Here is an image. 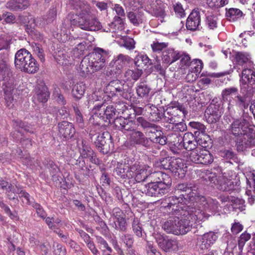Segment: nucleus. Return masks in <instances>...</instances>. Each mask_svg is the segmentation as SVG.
Returning a JSON list of instances; mask_svg holds the SVG:
<instances>
[{
  "instance_id": "nucleus-1",
  "label": "nucleus",
  "mask_w": 255,
  "mask_h": 255,
  "mask_svg": "<svg viewBox=\"0 0 255 255\" xmlns=\"http://www.w3.org/2000/svg\"><path fill=\"white\" fill-rule=\"evenodd\" d=\"M251 118L245 115L242 119L235 121L231 125L230 133L238 137L236 141L238 151H244L255 146V130L250 128Z\"/></svg>"
},
{
  "instance_id": "nucleus-35",
  "label": "nucleus",
  "mask_w": 255,
  "mask_h": 255,
  "mask_svg": "<svg viewBox=\"0 0 255 255\" xmlns=\"http://www.w3.org/2000/svg\"><path fill=\"white\" fill-rule=\"evenodd\" d=\"M85 90V84L83 83H76L73 85L72 88V96L76 99H80L83 97Z\"/></svg>"
},
{
  "instance_id": "nucleus-38",
  "label": "nucleus",
  "mask_w": 255,
  "mask_h": 255,
  "mask_svg": "<svg viewBox=\"0 0 255 255\" xmlns=\"http://www.w3.org/2000/svg\"><path fill=\"white\" fill-rule=\"evenodd\" d=\"M150 91V88L143 82L139 83L136 87L137 95L140 98H144L147 96Z\"/></svg>"
},
{
  "instance_id": "nucleus-43",
  "label": "nucleus",
  "mask_w": 255,
  "mask_h": 255,
  "mask_svg": "<svg viewBox=\"0 0 255 255\" xmlns=\"http://www.w3.org/2000/svg\"><path fill=\"white\" fill-rule=\"evenodd\" d=\"M206 25L210 29H214L217 26V18L214 14L206 15Z\"/></svg>"
},
{
  "instance_id": "nucleus-17",
  "label": "nucleus",
  "mask_w": 255,
  "mask_h": 255,
  "mask_svg": "<svg viewBox=\"0 0 255 255\" xmlns=\"http://www.w3.org/2000/svg\"><path fill=\"white\" fill-rule=\"evenodd\" d=\"M166 202L168 205L165 207L169 210L171 209L175 212L179 211L180 209L183 210V208L185 207H181V205L186 204V202H188L190 204V202H189L188 200H185L183 197L178 198L176 196L170 197L166 199Z\"/></svg>"
},
{
  "instance_id": "nucleus-31",
  "label": "nucleus",
  "mask_w": 255,
  "mask_h": 255,
  "mask_svg": "<svg viewBox=\"0 0 255 255\" xmlns=\"http://www.w3.org/2000/svg\"><path fill=\"white\" fill-rule=\"evenodd\" d=\"M109 31L111 32H118L122 31L124 28V23L123 17L115 16L114 20L109 24Z\"/></svg>"
},
{
  "instance_id": "nucleus-22",
  "label": "nucleus",
  "mask_w": 255,
  "mask_h": 255,
  "mask_svg": "<svg viewBox=\"0 0 255 255\" xmlns=\"http://www.w3.org/2000/svg\"><path fill=\"white\" fill-rule=\"evenodd\" d=\"M59 133L60 135L65 138L71 137L75 133V128L72 124L63 121L58 124Z\"/></svg>"
},
{
  "instance_id": "nucleus-10",
  "label": "nucleus",
  "mask_w": 255,
  "mask_h": 255,
  "mask_svg": "<svg viewBox=\"0 0 255 255\" xmlns=\"http://www.w3.org/2000/svg\"><path fill=\"white\" fill-rule=\"evenodd\" d=\"M164 176V175L163 176V178L162 177L160 176L159 181L150 182L145 185L142 189V192L149 196H158L159 195L163 194L166 189V185L161 180L163 179Z\"/></svg>"
},
{
  "instance_id": "nucleus-14",
  "label": "nucleus",
  "mask_w": 255,
  "mask_h": 255,
  "mask_svg": "<svg viewBox=\"0 0 255 255\" xmlns=\"http://www.w3.org/2000/svg\"><path fill=\"white\" fill-rule=\"evenodd\" d=\"M168 168L175 177L179 178L184 177L187 171V166L180 158L171 159Z\"/></svg>"
},
{
  "instance_id": "nucleus-46",
  "label": "nucleus",
  "mask_w": 255,
  "mask_h": 255,
  "mask_svg": "<svg viewBox=\"0 0 255 255\" xmlns=\"http://www.w3.org/2000/svg\"><path fill=\"white\" fill-rule=\"evenodd\" d=\"M132 231L138 237L142 236V228L139 220L137 218H134L132 224Z\"/></svg>"
},
{
  "instance_id": "nucleus-7",
  "label": "nucleus",
  "mask_w": 255,
  "mask_h": 255,
  "mask_svg": "<svg viewBox=\"0 0 255 255\" xmlns=\"http://www.w3.org/2000/svg\"><path fill=\"white\" fill-rule=\"evenodd\" d=\"M9 73L8 68L6 64V58H0V75L3 78L4 82L2 84V89L4 92V99L6 106L9 108H12L14 106L13 95L16 93V90L12 79L7 80L5 76Z\"/></svg>"
},
{
  "instance_id": "nucleus-61",
  "label": "nucleus",
  "mask_w": 255,
  "mask_h": 255,
  "mask_svg": "<svg viewBox=\"0 0 255 255\" xmlns=\"http://www.w3.org/2000/svg\"><path fill=\"white\" fill-rule=\"evenodd\" d=\"M33 206L36 209L37 214L41 218L45 219L46 214L41 206L37 203H34Z\"/></svg>"
},
{
  "instance_id": "nucleus-11",
  "label": "nucleus",
  "mask_w": 255,
  "mask_h": 255,
  "mask_svg": "<svg viewBox=\"0 0 255 255\" xmlns=\"http://www.w3.org/2000/svg\"><path fill=\"white\" fill-rule=\"evenodd\" d=\"M190 159L196 163L207 164L213 162V157L208 150L198 147L190 153Z\"/></svg>"
},
{
  "instance_id": "nucleus-18",
  "label": "nucleus",
  "mask_w": 255,
  "mask_h": 255,
  "mask_svg": "<svg viewBox=\"0 0 255 255\" xmlns=\"http://www.w3.org/2000/svg\"><path fill=\"white\" fill-rule=\"evenodd\" d=\"M201 19L198 9L193 10L189 14L186 21V27L190 30H195L198 28Z\"/></svg>"
},
{
  "instance_id": "nucleus-12",
  "label": "nucleus",
  "mask_w": 255,
  "mask_h": 255,
  "mask_svg": "<svg viewBox=\"0 0 255 255\" xmlns=\"http://www.w3.org/2000/svg\"><path fill=\"white\" fill-rule=\"evenodd\" d=\"M154 238L158 247L163 251L167 252L177 248V242L168 236L157 233Z\"/></svg>"
},
{
  "instance_id": "nucleus-47",
  "label": "nucleus",
  "mask_w": 255,
  "mask_h": 255,
  "mask_svg": "<svg viewBox=\"0 0 255 255\" xmlns=\"http://www.w3.org/2000/svg\"><path fill=\"white\" fill-rule=\"evenodd\" d=\"M29 242L32 247L35 246L37 250H41L45 254L47 253L48 249L45 245L39 244V242L33 237L29 238Z\"/></svg>"
},
{
  "instance_id": "nucleus-40",
  "label": "nucleus",
  "mask_w": 255,
  "mask_h": 255,
  "mask_svg": "<svg viewBox=\"0 0 255 255\" xmlns=\"http://www.w3.org/2000/svg\"><path fill=\"white\" fill-rule=\"evenodd\" d=\"M119 85V81H111L106 88V92L110 93L112 96L116 95L117 92L122 91V88L120 87H115Z\"/></svg>"
},
{
  "instance_id": "nucleus-45",
  "label": "nucleus",
  "mask_w": 255,
  "mask_h": 255,
  "mask_svg": "<svg viewBox=\"0 0 255 255\" xmlns=\"http://www.w3.org/2000/svg\"><path fill=\"white\" fill-rule=\"evenodd\" d=\"M113 226L116 229H118L122 231H125L126 230L127 223L124 216L115 220Z\"/></svg>"
},
{
  "instance_id": "nucleus-2",
  "label": "nucleus",
  "mask_w": 255,
  "mask_h": 255,
  "mask_svg": "<svg viewBox=\"0 0 255 255\" xmlns=\"http://www.w3.org/2000/svg\"><path fill=\"white\" fill-rule=\"evenodd\" d=\"M189 197L190 200L195 202L192 205H189L185 210L191 215V219L194 224H200L208 219L209 215L206 214L205 211L213 212L218 208V202L217 201L211 198L206 199L199 195L198 191L191 192Z\"/></svg>"
},
{
  "instance_id": "nucleus-62",
  "label": "nucleus",
  "mask_w": 255,
  "mask_h": 255,
  "mask_svg": "<svg viewBox=\"0 0 255 255\" xmlns=\"http://www.w3.org/2000/svg\"><path fill=\"white\" fill-rule=\"evenodd\" d=\"M114 10H115L118 15L117 16H120L121 17H125V13L124 8L122 6L118 4H115L113 7Z\"/></svg>"
},
{
  "instance_id": "nucleus-50",
  "label": "nucleus",
  "mask_w": 255,
  "mask_h": 255,
  "mask_svg": "<svg viewBox=\"0 0 255 255\" xmlns=\"http://www.w3.org/2000/svg\"><path fill=\"white\" fill-rule=\"evenodd\" d=\"M96 240L99 248L103 252H105V249H107L110 253L112 252V249L109 246L107 242L103 238L98 236L96 237Z\"/></svg>"
},
{
  "instance_id": "nucleus-44",
  "label": "nucleus",
  "mask_w": 255,
  "mask_h": 255,
  "mask_svg": "<svg viewBox=\"0 0 255 255\" xmlns=\"http://www.w3.org/2000/svg\"><path fill=\"white\" fill-rule=\"evenodd\" d=\"M151 128L148 131V136L151 141L155 142V140L161 135L162 131L157 127L151 126Z\"/></svg>"
},
{
  "instance_id": "nucleus-55",
  "label": "nucleus",
  "mask_w": 255,
  "mask_h": 255,
  "mask_svg": "<svg viewBox=\"0 0 255 255\" xmlns=\"http://www.w3.org/2000/svg\"><path fill=\"white\" fill-rule=\"evenodd\" d=\"M86 49V45L84 43H80L77 44L74 50V54L75 57H78L82 54L83 52Z\"/></svg>"
},
{
  "instance_id": "nucleus-15",
  "label": "nucleus",
  "mask_w": 255,
  "mask_h": 255,
  "mask_svg": "<svg viewBox=\"0 0 255 255\" xmlns=\"http://www.w3.org/2000/svg\"><path fill=\"white\" fill-rule=\"evenodd\" d=\"M218 238L217 233L209 232L205 233L198 238L197 245L202 250H207L216 242Z\"/></svg>"
},
{
  "instance_id": "nucleus-5",
  "label": "nucleus",
  "mask_w": 255,
  "mask_h": 255,
  "mask_svg": "<svg viewBox=\"0 0 255 255\" xmlns=\"http://www.w3.org/2000/svg\"><path fill=\"white\" fill-rule=\"evenodd\" d=\"M81 10L78 12V19H72L71 14L69 15L71 17L67 21L70 22L71 25H77L80 28L89 31L98 30L101 28L100 22L96 18L92 17L88 6H84L81 8Z\"/></svg>"
},
{
  "instance_id": "nucleus-32",
  "label": "nucleus",
  "mask_w": 255,
  "mask_h": 255,
  "mask_svg": "<svg viewBox=\"0 0 255 255\" xmlns=\"http://www.w3.org/2000/svg\"><path fill=\"white\" fill-rule=\"evenodd\" d=\"M80 71L83 75L88 74L95 71L94 67H92V63L88 56H85L81 61Z\"/></svg>"
},
{
  "instance_id": "nucleus-49",
  "label": "nucleus",
  "mask_w": 255,
  "mask_h": 255,
  "mask_svg": "<svg viewBox=\"0 0 255 255\" xmlns=\"http://www.w3.org/2000/svg\"><path fill=\"white\" fill-rule=\"evenodd\" d=\"M228 0H207V4L212 8H217L225 5Z\"/></svg>"
},
{
  "instance_id": "nucleus-52",
  "label": "nucleus",
  "mask_w": 255,
  "mask_h": 255,
  "mask_svg": "<svg viewBox=\"0 0 255 255\" xmlns=\"http://www.w3.org/2000/svg\"><path fill=\"white\" fill-rule=\"evenodd\" d=\"M145 251L147 255H161V253L157 250L156 247L149 242H147Z\"/></svg>"
},
{
  "instance_id": "nucleus-25",
  "label": "nucleus",
  "mask_w": 255,
  "mask_h": 255,
  "mask_svg": "<svg viewBox=\"0 0 255 255\" xmlns=\"http://www.w3.org/2000/svg\"><path fill=\"white\" fill-rule=\"evenodd\" d=\"M180 57V53L171 48L164 50L162 53L163 62L167 64L173 63L179 59Z\"/></svg>"
},
{
  "instance_id": "nucleus-28",
  "label": "nucleus",
  "mask_w": 255,
  "mask_h": 255,
  "mask_svg": "<svg viewBox=\"0 0 255 255\" xmlns=\"http://www.w3.org/2000/svg\"><path fill=\"white\" fill-rule=\"evenodd\" d=\"M26 24V29L28 33L31 36H36V38L40 39L41 34L37 31H35V28L37 25L36 20L31 15H29L25 19Z\"/></svg>"
},
{
  "instance_id": "nucleus-23",
  "label": "nucleus",
  "mask_w": 255,
  "mask_h": 255,
  "mask_svg": "<svg viewBox=\"0 0 255 255\" xmlns=\"http://www.w3.org/2000/svg\"><path fill=\"white\" fill-rule=\"evenodd\" d=\"M49 96V93L47 87L43 82H41V84L37 86L35 88V94L33 96V101L45 103L48 100Z\"/></svg>"
},
{
  "instance_id": "nucleus-34",
  "label": "nucleus",
  "mask_w": 255,
  "mask_h": 255,
  "mask_svg": "<svg viewBox=\"0 0 255 255\" xmlns=\"http://www.w3.org/2000/svg\"><path fill=\"white\" fill-rule=\"evenodd\" d=\"M142 74V69L133 67L128 69L125 74V76L128 80H133L136 81Z\"/></svg>"
},
{
  "instance_id": "nucleus-53",
  "label": "nucleus",
  "mask_w": 255,
  "mask_h": 255,
  "mask_svg": "<svg viewBox=\"0 0 255 255\" xmlns=\"http://www.w3.org/2000/svg\"><path fill=\"white\" fill-rule=\"evenodd\" d=\"M243 13L239 9L232 8L229 9L227 16H229L233 20H235L242 16Z\"/></svg>"
},
{
  "instance_id": "nucleus-48",
  "label": "nucleus",
  "mask_w": 255,
  "mask_h": 255,
  "mask_svg": "<svg viewBox=\"0 0 255 255\" xmlns=\"http://www.w3.org/2000/svg\"><path fill=\"white\" fill-rule=\"evenodd\" d=\"M251 238L250 234L245 232L242 234L238 241V247L240 252H242L245 243Z\"/></svg>"
},
{
  "instance_id": "nucleus-3",
  "label": "nucleus",
  "mask_w": 255,
  "mask_h": 255,
  "mask_svg": "<svg viewBox=\"0 0 255 255\" xmlns=\"http://www.w3.org/2000/svg\"><path fill=\"white\" fill-rule=\"evenodd\" d=\"M115 172L121 178H134L138 182L144 181L148 177L159 179L160 176H166L160 171L152 172L150 167L139 162H135L132 165L128 163H118Z\"/></svg>"
},
{
  "instance_id": "nucleus-63",
  "label": "nucleus",
  "mask_w": 255,
  "mask_h": 255,
  "mask_svg": "<svg viewBox=\"0 0 255 255\" xmlns=\"http://www.w3.org/2000/svg\"><path fill=\"white\" fill-rule=\"evenodd\" d=\"M174 9L178 16L183 17L184 15V10L181 3H176L175 4H174Z\"/></svg>"
},
{
  "instance_id": "nucleus-58",
  "label": "nucleus",
  "mask_w": 255,
  "mask_h": 255,
  "mask_svg": "<svg viewBox=\"0 0 255 255\" xmlns=\"http://www.w3.org/2000/svg\"><path fill=\"white\" fill-rule=\"evenodd\" d=\"M122 240L128 248H131L133 243V239L131 235H125L122 237Z\"/></svg>"
},
{
  "instance_id": "nucleus-26",
  "label": "nucleus",
  "mask_w": 255,
  "mask_h": 255,
  "mask_svg": "<svg viewBox=\"0 0 255 255\" xmlns=\"http://www.w3.org/2000/svg\"><path fill=\"white\" fill-rule=\"evenodd\" d=\"M129 140L133 144L146 145L148 142L147 138L141 131L135 129L129 133Z\"/></svg>"
},
{
  "instance_id": "nucleus-21",
  "label": "nucleus",
  "mask_w": 255,
  "mask_h": 255,
  "mask_svg": "<svg viewBox=\"0 0 255 255\" xmlns=\"http://www.w3.org/2000/svg\"><path fill=\"white\" fill-rule=\"evenodd\" d=\"M235 61L237 65L247 68L254 65L250 54L247 52H238L235 55Z\"/></svg>"
},
{
  "instance_id": "nucleus-37",
  "label": "nucleus",
  "mask_w": 255,
  "mask_h": 255,
  "mask_svg": "<svg viewBox=\"0 0 255 255\" xmlns=\"http://www.w3.org/2000/svg\"><path fill=\"white\" fill-rule=\"evenodd\" d=\"M198 132H199L197 136L198 146L201 147V148L205 149L209 145L210 137L203 133H200L199 131H195V134L196 135Z\"/></svg>"
},
{
  "instance_id": "nucleus-39",
  "label": "nucleus",
  "mask_w": 255,
  "mask_h": 255,
  "mask_svg": "<svg viewBox=\"0 0 255 255\" xmlns=\"http://www.w3.org/2000/svg\"><path fill=\"white\" fill-rule=\"evenodd\" d=\"M149 62V59L146 55L140 54L135 58V65L137 68H142Z\"/></svg>"
},
{
  "instance_id": "nucleus-36",
  "label": "nucleus",
  "mask_w": 255,
  "mask_h": 255,
  "mask_svg": "<svg viewBox=\"0 0 255 255\" xmlns=\"http://www.w3.org/2000/svg\"><path fill=\"white\" fill-rule=\"evenodd\" d=\"M10 191L13 193L19 194V197L21 198L22 201L24 204H29L30 203L29 194L24 191L22 190L19 187L17 186H15V187L14 186L11 187V189H10Z\"/></svg>"
},
{
  "instance_id": "nucleus-4",
  "label": "nucleus",
  "mask_w": 255,
  "mask_h": 255,
  "mask_svg": "<svg viewBox=\"0 0 255 255\" xmlns=\"http://www.w3.org/2000/svg\"><path fill=\"white\" fill-rule=\"evenodd\" d=\"M191 216L188 212L186 216L170 218L163 224L162 228L168 234L184 235L191 230L194 223Z\"/></svg>"
},
{
  "instance_id": "nucleus-24",
  "label": "nucleus",
  "mask_w": 255,
  "mask_h": 255,
  "mask_svg": "<svg viewBox=\"0 0 255 255\" xmlns=\"http://www.w3.org/2000/svg\"><path fill=\"white\" fill-rule=\"evenodd\" d=\"M129 59L128 56L120 54L111 62L110 65L115 68L116 73H120L122 69L128 63Z\"/></svg>"
},
{
  "instance_id": "nucleus-9",
  "label": "nucleus",
  "mask_w": 255,
  "mask_h": 255,
  "mask_svg": "<svg viewBox=\"0 0 255 255\" xmlns=\"http://www.w3.org/2000/svg\"><path fill=\"white\" fill-rule=\"evenodd\" d=\"M240 81L241 91L251 93L255 90V70L254 65L243 68Z\"/></svg>"
},
{
  "instance_id": "nucleus-41",
  "label": "nucleus",
  "mask_w": 255,
  "mask_h": 255,
  "mask_svg": "<svg viewBox=\"0 0 255 255\" xmlns=\"http://www.w3.org/2000/svg\"><path fill=\"white\" fill-rule=\"evenodd\" d=\"M178 190H182L183 191H185V193L184 194H182V197H183L184 199L185 200H188L189 202H190V204H193V202H195V201H191V200H190L189 199V193H191V192H193V191H197V190L195 189V188H194V189H191L190 188H189V187H187L185 184H179L178 185Z\"/></svg>"
},
{
  "instance_id": "nucleus-20",
  "label": "nucleus",
  "mask_w": 255,
  "mask_h": 255,
  "mask_svg": "<svg viewBox=\"0 0 255 255\" xmlns=\"http://www.w3.org/2000/svg\"><path fill=\"white\" fill-rule=\"evenodd\" d=\"M182 141L183 146L187 150L192 152L198 147H201L198 146L197 137H195L191 132L185 133L183 137Z\"/></svg>"
},
{
  "instance_id": "nucleus-33",
  "label": "nucleus",
  "mask_w": 255,
  "mask_h": 255,
  "mask_svg": "<svg viewBox=\"0 0 255 255\" xmlns=\"http://www.w3.org/2000/svg\"><path fill=\"white\" fill-rule=\"evenodd\" d=\"M127 16L130 22L135 26H138L141 23L144 19L143 13L138 11L129 12Z\"/></svg>"
},
{
  "instance_id": "nucleus-54",
  "label": "nucleus",
  "mask_w": 255,
  "mask_h": 255,
  "mask_svg": "<svg viewBox=\"0 0 255 255\" xmlns=\"http://www.w3.org/2000/svg\"><path fill=\"white\" fill-rule=\"evenodd\" d=\"M167 46V43L165 42H159L154 41L151 44V47L154 52H159Z\"/></svg>"
},
{
  "instance_id": "nucleus-51",
  "label": "nucleus",
  "mask_w": 255,
  "mask_h": 255,
  "mask_svg": "<svg viewBox=\"0 0 255 255\" xmlns=\"http://www.w3.org/2000/svg\"><path fill=\"white\" fill-rule=\"evenodd\" d=\"M190 70L198 74H200L203 66L202 61L199 59H195L192 62Z\"/></svg>"
},
{
  "instance_id": "nucleus-60",
  "label": "nucleus",
  "mask_w": 255,
  "mask_h": 255,
  "mask_svg": "<svg viewBox=\"0 0 255 255\" xmlns=\"http://www.w3.org/2000/svg\"><path fill=\"white\" fill-rule=\"evenodd\" d=\"M105 133L99 135L95 141V144L99 148H102L106 143Z\"/></svg>"
},
{
  "instance_id": "nucleus-16",
  "label": "nucleus",
  "mask_w": 255,
  "mask_h": 255,
  "mask_svg": "<svg viewBox=\"0 0 255 255\" xmlns=\"http://www.w3.org/2000/svg\"><path fill=\"white\" fill-rule=\"evenodd\" d=\"M238 93V89L236 87H230L223 89L221 93L222 100L228 102L227 108L228 113L232 115L234 113V105L231 103L234 97H235Z\"/></svg>"
},
{
  "instance_id": "nucleus-64",
  "label": "nucleus",
  "mask_w": 255,
  "mask_h": 255,
  "mask_svg": "<svg viewBox=\"0 0 255 255\" xmlns=\"http://www.w3.org/2000/svg\"><path fill=\"white\" fill-rule=\"evenodd\" d=\"M199 74L189 69V72L186 77V80L188 82L195 81L198 77Z\"/></svg>"
},
{
  "instance_id": "nucleus-42",
  "label": "nucleus",
  "mask_w": 255,
  "mask_h": 255,
  "mask_svg": "<svg viewBox=\"0 0 255 255\" xmlns=\"http://www.w3.org/2000/svg\"><path fill=\"white\" fill-rule=\"evenodd\" d=\"M234 100L236 105L240 109H243L248 108L249 104L247 100V98L245 96H242L239 95V93H238L237 95L234 98Z\"/></svg>"
},
{
  "instance_id": "nucleus-13",
  "label": "nucleus",
  "mask_w": 255,
  "mask_h": 255,
  "mask_svg": "<svg viewBox=\"0 0 255 255\" xmlns=\"http://www.w3.org/2000/svg\"><path fill=\"white\" fill-rule=\"evenodd\" d=\"M88 56L90 57L92 67L96 71L101 69L105 65L108 55L104 50L99 49Z\"/></svg>"
},
{
  "instance_id": "nucleus-6",
  "label": "nucleus",
  "mask_w": 255,
  "mask_h": 255,
  "mask_svg": "<svg viewBox=\"0 0 255 255\" xmlns=\"http://www.w3.org/2000/svg\"><path fill=\"white\" fill-rule=\"evenodd\" d=\"M15 67L22 72L34 74L39 70V64L31 53L26 49L18 50L15 55Z\"/></svg>"
},
{
  "instance_id": "nucleus-8",
  "label": "nucleus",
  "mask_w": 255,
  "mask_h": 255,
  "mask_svg": "<svg viewBox=\"0 0 255 255\" xmlns=\"http://www.w3.org/2000/svg\"><path fill=\"white\" fill-rule=\"evenodd\" d=\"M99 101L98 96L95 94H93L88 97V108L92 109V113L96 116L99 118H105L107 119H111L114 118L116 114V110L113 106H108L105 109H102L103 105L101 103L96 104L94 107H90L94 104L95 102Z\"/></svg>"
},
{
  "instance_id": "nucleus-59",
  "label": "nucleus",
  "mask_w": 255,
  "mask_h": 255,
  "mask_svg": "<svg viewBox=\"0 0 255 255\" xmlns=\"http://www.w3.org/2000/svg\"><path fill=\"white\" fill-rule=\"evenodd\" d=\"M134 45L135 41L131 38L128 37L124 40V46L128 49L131 50L134 49L135 47Z\"/></svg>"
},
{
  "instance_id": "nucleus-30",
  "label": "nucleus",
  "mask_w": 255,
  "mask_h": 255,
  "mask_svg": "<svg viewBox=\"0 0 255 255\" xmlns=\"http://www.w3.org/2000/svg\"><path fill=\"white\" fill-rule=\"evenodd\" d=\"M29 5L27 0H10L6 4V8L12 10L25 9Z\"/></svg>"
},
{
  "instance_id": "nucleus-19",
  "label": "nucleus",
  "mask_w": 255,
  "mask_h": 255,
  "mask_svg": "<svg viewBox=\"0 0 255 255\" xmlns=\"http://www.w3.org/2000/svg\"><path fill=\"white\" fill-rule=\"evenodd\" d=\"M116 124L125 133L126 131L131 132L135 129L136 125L134 121L129 118L120 117L116 120Z\"/></svg>"
},
{
  "instance_id": "nucleus-57",
  "label": "nucleus",
  "mask_w": 255,
  "mask_h": 255,
  "mask_svg": "<svg viewBox=\"0 0 255 255\" xmlns=\"http://www.w3.org/2000/svg\"><path fill=\"white\" fill-rule=\"evenodd\" d=\"M56 10L55 9L53 8L50 9L47 15L45 16V20L47 23L52 22L56 16Z\"/></svg>"
},
{
  "instance_id": "nucleus-27",
  "label": "nucleus",
  "mask_w": 255,
  "mask_h": 255,
  "mask_svg": "<svg viewBox=\"0 0 255 255\" xmlns=\"http://www.w3.org/2000/svg\"><path fill=\"white\" fill-rule=\"evenodd\" d=\"M82 147H80L81 156L83 158L89 159L91 162L96 163L97 159L96 155L91 148L86 144L84 141H81Z\"/></svg>"
},
{
  "instance_id": "nucleus-56",
  "label": "nucleus",
  "mask_w": 255,
  "mask_h": 255,
  "mask_svg": "<svg viewBox=\"0 0 255 255\" xmlns=\"http://www.w3.org/2000/svg\"><path fill=\"white\" fill-rule=\"evenodd\" d=\"M53 96L56 101L59 104L65 105L66 101L62 95L59 92V89H55L53 93Z\"/></svg>"
},
{
  "instance_id": "nucleus-29",
  "label": "nucleus",
  "mask_w": 255,
  "mask_h": 255,
  "mask_svg": "<svg viewBox=\"0 0 255 255\" xmlns=\"http://www.w3.org/2000/svg\"><path fill=\"white\" fill-rule=\"evenodd\" d=\"M45 222L49 228L53 230L66 241V236L63 235L61 231H58V229L62 226L61 220L58 218L54 219L53 217H47L45 220Z\"/></svg>"
}]
</instances>
